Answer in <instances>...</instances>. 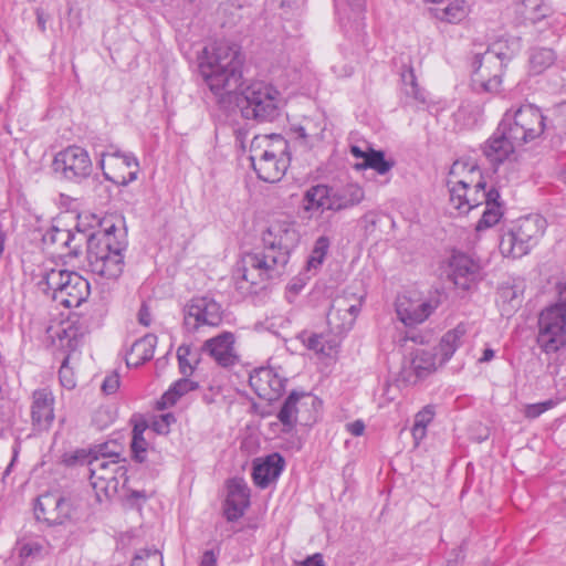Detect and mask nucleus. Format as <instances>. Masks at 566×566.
Segmentation results:
<instances>
[{
  "mask_svg": "<svg viewBox=\"0 0 566 566\" xmlns=\"http://www.w3.org/2000/svg\"><path fill=\"white\" fill-rule=\"evenodd\" d=\"M355 167L357 169L371 168L376 170L379 175H385L394 167V161L387 160L385 158L384 151L375 150L368 147L366 160L363 161L361 164H357Z\"/></svg>",
  "mask_w": 566,
  "mask_h": 566,
  "instance_id": "f704fd0d",
  "label": "nucleus"
},
{
  "mask_svg": "<svg viewBox=\"0 0 566 566\" xmlns=\"http://www.w3.org/2000/svg\"><path fill=\"white\" fill-rule=\"evenodd\" d=\"M559 301L560 302L558 304L566 305V287L560 291V293H559Z\"/></svg>",
  "mask_w": 566,
  "mask_h": 566,
  "instance_id": "69168bd1",
  "label": "nucleus"
},
{
  "mask_svg": "<svg viewBox=\"0 0 566 566\" xmlns=\"http://www.w3.org/2000/svg\"><path fill=\"white\" fill-rule=\"evenodd\" d=\"M87 469L93 489L106 496L117 492L119 481L125 480L126 475V469L119 459L93 457L88 460Z\"/></svg>",
  "mask_w": 566,
  "mask_h": 566,
  "instance_id": "ddd939ff",
  "label": "nucleus"
},
{
  "mask_svg": "<svg viewBox=\"0 0 566 566\" xmlns=\"http://www.w3.org/2000/svg\"><path fill=\"white\" fill-rule=\"evenodd\" d=\"M240 102L242 115L248 119L260 122L273 120L279 115L280 93L269 83L255 81L241 90Z\"/></svg>",
  "mask_w": 566,
  "mask_h": 566,
  "instance_id": "6e6552de",
  "label": "nucleus"
},
{
  "mask_svg": "<svg viewBox=\"0 0 566 566\" xmlns=\"http://www.w3.org/2000/svg\"><path fill=\"white\" fill-rule=\"evenodd\" d=\"M38 285L44 294L67 308L80 306L91 292L86 279L77 272L63 269L45 271Z\"/></svg>",
  "mask_w": 566,
  "mask_h": 566,
  "instance_id": "39448f33",
  "label": "nucleus"
},
{
  "mask_svg": "<svg viewBox=\"0 0 566 566\" xmlns=\"http://www.w3.org/2000/svg\"><path fill=\"white\" fill-rule=\"evenodd\" d=\"M502 120L507 123L512 138L523 145L538 137L549 140L547 114L533 104H524L515 111H506Z\"/></svg>",
  "mask_w": 566,
  "mask_h": 566,
  "instance_id": "1a4fd4ad",
  "label": "nucleus"
},
{
  "mask_svg": "<svg viewBox=\"0 0 566 566\" xmlns=\"http://www.w3.org/2000/svg\"><path fill=\"white\" fill-rule=\"evenodd\" d=\"M295 133H297V137L307 142L308 135L303 126L295 128Z\"/></svg>",
  "mask_w": 566,
  "mask_h": 566,
  "instance_id": "e2e57ef3",
  "label": "nucleus"
},
{
  "mask_svg": "<svg viewBox=\"0 0 566 566\" xmlns=\"http://www.w3.org/2000/svg\"><path fill=\"white\" fill-rule=\"evenodd\" d=\"M499 199L500 193L496 189L492 188L486 191L485 200H483V203H485V209L482 213V218L476 224L478 231L490 228L500 221L503 212Z\"/></svg>",
  "mask_w": 566,
  "mask_h": 566,
  "instance_id": "7c9ffc66",
  "label": "nucleus"
},
{
  "mask_svg": "<svg viewBox=\"0 0 566 566\" xmlns=\"http://www.w3.org/2000/svg\"><path fill=\"white\" fill-rule=\"evenodd\" d=\"M411 367L418 377H423L436 369V359L429 352H417L411 360Z\"/></svg>",
  "mask_w": 566,
  "mask_h": 566,
  "instance_id": "a19ab883",
  "label": "nucleus"
},
{
  "mask_svg": "<svg viewBox=\"0 0 566 566\" xmlns=\"http://www.w3.org/2000/svg\"><path fill=\"white\" fill-rule=\"evenodd\" d=\"M555 405H556V402L552 399L542 401V402H537V403L527 405L525 407V411H524L525 417H527L530 419H535V418L539 417L542 413H544L545 411L552 409Z\"/></svg>",
  "mask_w": 566,
  "mask_h": 566,
  "instance_id": "de8ad7c7",
  "label": "nucleus"
},
{
  "mask_svg": "<svg viewBox=\"0 0 566 566\" xmlns=\"http://www.w3.org/2000/svg\"><path fill=\"white\" fill-rule=\"evenodd\" d=\"M434 410L431 406L423 407L415 417L411 429L416 446L426 437L427 426L432 421Z\"/></svg>",
  "mask_w": 566,
  "mask_h": 566,
  "instance_id": "58836bf2",
  "label": "nucleus"
},
{
  "mask_svg": "<svg viewBox=\"0 0 566 566\" xmlns=\"http://www.w3.org/2000/svg\"><path fill=\"white\" fill-rule=\"evenodd\" d=\"M119 388V375L116 371L107 375L102 384V390L106 395L116 392Z\"/></svg>",
  "mask_w": 566,
  "mask_h": 566,
  "instance_id": "8fccbe9b",
  "label": "nucleus"
},
{
  "mask_svg": "<svg viewBox=\"0 0 566 566\" xmlns=\"http://www.w3.org/2000/svg\"><path fill=\"white\" fill-rule=\"evenodd\" d=\"M59 377L63 387L67 389H72L75 387V380L69 368V356L65 357L62 361V365L59 370Z\"/></svg>",
  "mask_w": 566,
  "mask_h": 566,
  "instance_id": "09e8293b",
  "label": "nucleus"
},
{
  "mask_svg": "<svg viewBox=\"0 0 566 566\" xmlns=\"http://www.w3.org/2000/svg\"><path fill=\"white\" fill-rule=\"evenodd\" d=\"M233 344V334L224 332L217 337L206 340L202 349L203 352L208 353L220 366L229 367L237 360Z\"/></svg>",
  "mask_w": 566,
  "mask_h": 566,
  "instance_id": "393cba45",
  "label": "nucleus"
},
{
  "mask_svg": "<svg viewBox=\"0 0 566 566\" xmlns=\"http://www.w3.org/2000/svg\"><path fill=\"white\" fill-rule=\"evenodd\" d=\"M284 460L277 454H271L262 462H254L252 478L261 489H265L269 484L276 480L283 470Z\"/></svg>",
  "mask_w": 566,
  "mask_h": 566,
  "instance_id": "c85d7f7f",
  "label": "nucleus"
},
{
  "mask_svg": "<svg viewBox=\"0 0 566 566\" xmlns=\"http://www.w3.org/2000/svg\"><path fill=\"white\" fill-rule=\"evenodd\" d=\"M298 233L287 221H275L262 235L263 250L247 253L242 259V279L256 284L282 275L290 251L297 243Z\"/></svg>",
  "mask_w": 566,
  "mask_h": 566,
  "instance_id": "f257e3e1",
  "label": "nucleus"
},
{
  "mask_svg": "<svg viewBox=\"0 0 566 566\" xmlns=\"http://www.w3.org/2000/svg\"><path fill=\"white\" fill-rule=\"evenodd\" d=\"M526 12L530 19L534 22L551 14L552 9L545 0H523Z\"/></svg>",
  "mask_w": 566,
  "mask_h": 566,
  "instance_id": "a18cd8bd",
  "label": "nucleus"
},
{
  "mask_svg": "<svg viewBox=\"0 0 566 566\" xmlns=\"http://www.w3.org/2000/svg\"><path fill=\"white\" fill-rule=\"evenodd\" d=\"M98 166L107 180L120 186H127L136 180L139 169L138 160L134 155L118 150L103 153Z\"/></svg>",
  "mask_w": 566,
  "mask_h": 566,
  "instance_id": "2eb2a0df",
  "label": "nucleus"
},
{
  "mask_svg": "<svg viewBox=\"0 0 566 566\" xmlns=\"http://www.w3.org/2000/svg\"><path fill=\"white\" fill-rule=\"evenodd\" d=\"M157 337L153 334H147L137 339L130 347L126 356L127 366L138 367L154 356Z\"/></svg>",
  "mask_w": 566,
  "mask_h": 566,
  "instance_id": "c756f323",
  "label": "nucleus"
},
{
  "mask_svg": "<svg viewBox=\"0 0 566 566\" xmlns=\"http://www.w3.org/2000/svg\"><path fill=\"white\" fill-rule=\"evenodd\" d=\"M298 339L307 349L313 350L316 354H322L326 356L331 355V350L334 347L332 342L326 339L325 336L322 334L302 332L298 335Z\"/></svg>",
  "mask_w": 566,
  "mask_h": 566,
  "instance_id": "c9c22d12",
  "label": "nucleus"
},
{
  "mask_svg": "<svg viewBox=\"0 0 566 566\" xmlns=\"http://www.w3.org/2000/svg\"><path fill=\"white\" fill-rule=\"evenodd\" d=\"M250 490L243 479H231L228 482V495L224 505V515L228 521L239 520L249 506Z\"/></svg>",
  "mask_w": 566,
  "mask_h": 566,
  "instance_id": "b1692460",
  "label": "nucleus"
},
{
  "mask_svg": "<svg viewBox=\"0 0 566 566\" xmlns=\"http://www.w3.org/2000/svg\"><path fill=\"white\" fill-rule=\"evenodd\" d=\"M450 203L459 213H468L483 203L486 197L485 184L478 181L473 188L469 184L459 180L450 187Z\"/></svg>",
  "mask_w": 566,
  "mask_h": 566,
  "instance_id": "aec40b11",
  "label": "nucleus"
},
{
  "mask_svg": "<svg viewBox=\"0 0 566 566\" xmlns=\"http://www.w3.org/2000/svg\"><path fill=\"white\" fill-rule=\"evenodd\" d=\"M190 354V348L188 346H180L177 350V357H178V360H179V367H180V371L184 374V375H188L189 373L192 371V367L190 365V363L188 361L187 359V356Z\"/></svg>",
  "mask_w": 566,
  "mask_h": 566,
  "instance_id": "3c124183",
  "label": "nucleus"
},
{
  "mask_svg": "<svg viewBox=\"0 0 566 566\" xmlns=\"http://www.w3.org/2000/svg\"><path fill=\"white\" fill-rule=\"evenodd\" d=\"M88 234L90 233L78 229L75 232L69 229H53L48 233V238L53 244L67 250L63 255L76 258L83 244H85Z\"/></svg>",
  "mask_w": 566,
  "mask_h": 566,
  "instance_id": "cd10ccee",
  "label": "nucleus"
},
{
  "mask_svg": "<svg viewBox=\"0 0 566 566\" xmlns=\"http://www.w3.org/2000/svg\"><path fill=\"white\" fill-rule=\"evenodd\" d=\"M537 344L546 354L556 353L566 344V305L555 304L542 311L538 318Z\"/></svg>",
  "mask_w": 566,
  "mask_h": 566,
  "instance_id": "9b49d317",
  "label": "nucleus"
},
{
  "mask_svg": "<svg viewBox=\"0 0 566 566\" xmlns=\"http://www.w3.org/2000/svg\"><path fill=\"white\" fill-rule=\"evenodd\" d=\"M467 14V6L464 0H455L450 2L443 9H436L434 15L436 18L449 22L455 23L461 21Z\"/></svg>",
  "mask_w": 566,
  "mask_h": 566,
  "instance_id": "e433bc0d",
  "label": "nucleus"
},
{
  "mask_svg": "<svg viewBox=\"0 0 566 566\" xmlns=\"http://www.w3.org/2000/svg\"><path fill=\"white\" fill-rule=\"evenodd\" d=\"M350 153L354 157L356 158H363L364 161L366 160V156L368 154V149L367 150H363L360 147L356 146V145H353L350 147Z\"/></svg>",
  "mask_w": 566,
  "mask_h": 566,
  "instance_id": "bf43d9fd",
  "label": "nucleus"
},
{
  "mask_svg": "<svg viewBox=\"0 0 566 566\" xmlns=\"http://www.w3.org/2000/svg\"><path fill=\"white\" fill-rule=\"evenodd\" d=\"M250 160L261 180L280 181L291 161L289 143L281 135L255 136L250 145Z\"/></svg>",
  "mask_w": 566,
  "mask_h": 566,
  "instance_id": "20e7f679",
  "label": "nucleus"
},
{
  "mask_svg": "<svg viewBox=\"0 0 566 566\" xmlns=\"http://www.w3.org/2000/svg\"><path fill=\"white\" fill-rule=\"evenodd\" d=\"M346 429L350 434L359 437L365 431V423L361 420H356L354 422L347 423Z\"/></svg>",
  "mask_w": 566,
  "mask_h": 566,
  "instance_id": "5fc2aeb1",
  "label": "nucleus"
},
{
  "mask_svg": "<svg viewBox=\"0 0 566 566\" xmlns=\"http://www.w3.org/2000/svg\"><path fill=\"white\" fill-rule=\"evenodd\" d=\"M130 566H164L163 555L157 549H140L134 556Z\"/></svg>",
  "mask_w": 566,
  "mask_h": 566,
  "instance_id": "37998d69",
  "label": "nucleus"
},
{
  "mask_svg": "<svg viewBox=\"0 0 566 566\" xmlns=\"http://www.w3.org/2000/svg\"><path fill=\"white\" fill-rule=\"evenodd\" d=\"M323 555L316 553L312 556H308L305 560L297 563L295 566H324Z\"/></svg>",
  "mask_w": 566,
  "mask_h": 566,
  "instance_id": "864d4df0",
  "label": "nucleus"
},
{
  "mask_svg": "<svg viewBox=\"0 0 566 566\" xmlns=\"http://www.w3.org/2000/svg\"><path fill=\"white\" fill-rule=\"evenodd\" d=\"M147 429L146 423L135 424L133 429V438H132V452L134 454V459L138 462H144L146 458L147 451V441L144 438V431Z\"/></svg>",
  "mask_w": 566,
  "mask_h": 566,
  "instance_id": "ea45409f",
  "label": "nucleus"
},
{
  "mask_svg": "<svg viewBox=\"0 0 566 566\" xmlns=\"http://www.w3.org/2000/svg\"><path fill=\"white\" fill-rule=\"evenodd\" d=\"M35 516L49 525H62L70 521L72 503L59 493H44L36 500Z\"/></svg>",
  "mask_w": 566,
  "mask_h": 566,
  "instance_id": "f3484780",
  "label": "nucleus"
},
{
  "mask_svg": "<svg viewBox=\"0 0 566 566\" xmlns=\"http://www.w3.org/2000/svg\"><path fill=\"white\" fill-rule=\"evenodd\" d=\"M401 80L406 95L411 96L420 103H426L424 92L419 87L412 69L402 72Z\"/></svg>",
  "mask_w": 566,
  "mask_h": 566,
  "instance_id": "79ce46f5",
  "label": "nucleus"
},
{
  "mask_svg": "<svg viewBox=\"0 0 566 566\" xmlns=\"http://www.w3.org/2000/svg\"><path fill=\"white\" fill-rule=\"evenodd\" d=\"M494 357V350L491 348H485L483 350L482 357L479 359L480 363H489Z\"/></svg>",
  "mask_w": 566,
  "mask_h": 566,
  "instance_id": "680f3d73",
  "label": "nucleus"
},
{
  "mask_svg": "<svg viewBox=\"0 0 566 566\" xmlns=\"http://www.w3.org/2000/svg\"><path fill=\"white\" fill-rule=\"evenodd\" d=\"M448 277L461 290L472 289L481 279V266L470 255L453 252L448 262Z\"/></svg>",
  "mask_w": 566,
  "mask_h": 566,
  "instance_id": "a211bd4d",
  "label": "nucleus"
},
{
  "mask_svg": "<svg viewBox=\"0 0 566 566\" xmlns=\"http://www.w3.org/2000/svg\"><path fill=\"white\" fill-rule=\"evenodd\" d=\"M523 282H515L512 285H502L499 290V297L503 304V313L511 314L518 308L523 301Z\"/></svg>",
  "mask_w": 566,
  "mask_h": 566,
  "instance_id": "473e14b6",
  "label": "nucleus"
},
{
  "mask_svg": "<svg viewBox=\"0 0 566 566\" xmlns=\"http://www.w3.org/2000/svg\"><path fill=\"white\" fill-rule=\"evenodd\" d=\"M200 566H217V556L213 551H206L203 553Z\"/></svg>",
  "mask_w": 566,
  "mask_h": 566,
  "instance_id": "13d9d810",
  "label": "nucleus"
},
{
  "mask_svg": "<svg viewBox=\"0 0 566 566\" xmlns=\"http://www.w3.org/2000/svg\"><path fill=\"white\" fill-rule=\"evenodd\" d=\"M222 322L219 303L208 296L192 297L184 307V326L196 332L201 326H218Z\"/></svg>",
  "mask_w": 566,
  "mask_h": 566,
  "instance_id": "4468645a",
  "label": "nucleus"
},
{
  "mask_svg": "<svg viewBox=\"0 0 566 566\" xmlns=\"http://www.w3.org/2000/svg\"><path fill=\"white\" fill-rule=\"evenodd\" d=\"M360 302L349 304L346 295L337 296L331 304L327 313V324L332 332L342 334L348 331L359 312Z\"/></svg>",
  "mask_w": 566,
  "mask_h": 566,
  "instance_id": "4be33fe9",
  "label": "nucleus"
},
{
  "mask_svg": "<svg viewBox=\"0 0 566 566\" xmlns=\"http://www.w3.org/2000/svg\"><path fill=\"white\" fill-rule=\"evenodd\" d=\"M556 55L552 49L539 48L534 49L530 56L531 70L535 74H539L555 62Z\"/></svg>",
  "mask_w": 566,
  "mask_h": 566,
  "instance_id": "4c0bfd02",
  "label": "nucleus"
},
{
  "mask_svg": "<svg viewBox=\"0 0 566 566\" xmlns=\"http://www.w3.org/2000/svg\"><path fill=\"white\" fill-rule=\"evenodd\" d=\"M297 403H301V407H306V410H308L310 408H315L321 401L310 394L292 391L277 412V419L283 424L285 432L292 431L296 423H298Z\"/></svg>",
  "mask_w": 566,
  "mask_h": 566,
  "instance_id": "5701e85b",
  "label": "nucleus"
},
{
  "mask_svg": "<svg viewBox=\"0 0 566 566\" xmlns=\"http://www.w3.org/2000/svg\"><path fill=\"white\" fill-rule=\"evenodd\" d=\"M547 120L552 147L566 153V101L547 111Z\"/></svg>",
  "mask_w": 566,
  "mask_h": 566,
  "instance_id": "a878e982",
  "label": "nucleus"
},
{
  "mask_svg": "<svg viewBox=\"0 0 566 566\" xmlns=\"http://www.w3.org/2000/svg\"><path fill=\"white\" fill-rule=\"evenodd\" d=\"M546 229V220L539 214H528L517 219L500 240V251L504 256L521 258L530 252Z\"/></svg>",
  "mask_w": 566,
  "mask_h": 566,
  "instance_id": "0eeeda50",
  "label": "nucleus"
},
{
  "mask_svg": "<svg viewBox=\"0 0 566 566\" xmlns=\"http://www.w3.org/2000/svg\"><path fill=\"white\" fill-rule=\"evenodd\" d=\"M512 52L503 41L493 43L483 54L474 60V73L480 77L482 86L488 92H495L501 85L502 70L510 61Z\"/></svg>",
  "mask_w": 566,
  "mask_h": 566,
  "instance_id": "9d476101",
  "label": "nucleus"
},
{
  "mask_svg": "<svg viewBox=\"0 0 566 566\" xmlns=\"http://www.w3.org/2000/svg\"><path fill=\"white\" fill-rule=\"evenodd\" d=\"M439 306L438 300L427 302L412 301L407 296H398L396 313L406 326H413L424 322Z\"/></svg>",
  "mask_w": 566,
  "mask_h": 566,
  "instance_id": "412c9836",
  "label": "nucleus"
},
{
  "mask_svg": "<svg viewBox=\"0 0 566 566\" xmlns=\"http://www.w3.org/2000/svg\"><path fill=\"white\" fill-rule=\"evenodd\" d=\"M138 322L144 326H149L151 318L148 306L144 303L138 312Z\"/></svg>",
  "mask_w": 566,
  "mask_h": 566,
  "instance_id": "6e6d98bb",
  "label": "nucleus"
},
{
  "mask_svg": "<svg viewBox=\"0 0 566 566\" xmlns=\"http://www.w3.org/2000/svg\"><path fill=\"white\" fill-rule=\"evenodd\" d=\"M45 546L38 542V541H29L25 543H22L19 548V555L20 557L25 562L29 558H40L43 557V555L46 553Z\"/></svg>",
  "mask_w": 566,
  "mask_h": 566,
  "instance_id": "49530a36",
  "label": "nucleus"
},
{
  "mask_svg": "<svg viewBox=\"0 0 566 566\" xmlns=\"http://www.w3.org/2000/svg\"><path fill=\"white\" fill-rule=\"evenodd\" d=\"M38 24L42 31L45 30V19L43 18V14L38 12Z\"/></svg>",
  "mask_w": 566,
  "mask_h": 566,
  "instance_id": "0e129e2a",
  "label": "nucleus"
},
{
  "mask_svg": "<svg viewBox=\"0 0 566 566\" xmlns=\"http://www.w3.org/2000/svg\"><path fill=\"white\" fill-rule=\"evenodd\" d=\"M203 53L205 57L199 64V71L218 103L224 106L239 104L244 62L240 46L234 43L219 42L211 52L205 49Z\"/></svg>",
  "mask_w": 566,
  "mask_h": 566,
  "instance_id": "f03ea898",
  "label": "nucleus"
},
{
  "mask_svg": "<svg viewBox=\"0 0 566 566\" xmlns=\"http://www.w3.org/2000/svg\"><path fill=\"white\" fill-rule=\"evenodd\" d=\"M97 453L98 454L95 455L97 458L105 457L106 459H119V454L117 452L108 450V444L107 443L99 444Z\"/></svg>",
  "mask_w": 566,
  "mask_h": 566,
  "instance_id": "4d7b16f0",
  "label": "nucleus"
},
{
  "mask_svg": "<svg viewBox=\"0 0 566 566\" xmlns=\"http://www.w3.org/2000/svg\"><path fill=\"white\" fill-rule=\"evenodd\" d=\"M297 419L298 423L308 424L315 421V417L312 415V409L306 410V407H301V403H297Z\"/></svg>",
  "mask_w": 566,
  "mask_h": 566,
  "instance_id": "603ef678",
  "label": "nucleus"
},
{
  "mask_svg": "<svg viewBox=\"0 0 566 566\" xmlns=\"http://www.w3.org/2000/svg\"><path fill=\"white\" fill-rule=\"evenodd\" d=\"M512 136L507 123L501 120L496 130L483 147V153L491 164H511L515 160L516 148L523 146V144L513 139Z\"/></svg>",
  "mask_w": 566,
  "mask_h": 566,
  "instance_id": "dca6fc26",
  "label": "nucleus"
},
{
  "mask_svg": "<svg viewBox=\"0 0 566 566\" xmlns=\"http://www.w3.org/2000/svg\"><path fill=\"white\" fill-rule=\"evenodd\" d=\"M365 199L363 187L348 182L339 187L316 185L308 188L303 197L305 211L332 210L342 211L359 205Z\"/></svg>",
  "mask_w": 566,
  "mask_h": 566,
  "instance_id": "423d86ee",
  "label": "nucleus"
},
{
  "mask_svg": "<svg viewBox=\"0 0 566 566\" xmlns=\"http://www.w3.org/2000/svg\"><path fill=\"white\" fill-rule=\"evenodd\" d=\"M52 167L60 178L78 184L91 175L93 165L84 148L70 146L54 156Z\"/></svg>",
  "mask_w": 566,
  "mask_h": 566,
  "instance_id": "f8f14e48",
  "label": "nucleus"
},
{
  "mask_svg": "<svg viewBox=\"0 0 566 566\" xmlns=\"http://www.w3.org/2000/svg\"><path fill=\"white\" fill-rule=\"evenodd\" d=\"M286 379L281 377L274 369L261 367L254 369L249 377V385L253 391L268 401L281 397L285 388Z\"/></svg>",
  "mask_w": 566,
  "mask_h": 566,
  "instance_id": "6ab92c4d",
  "label": "nucleus"
},
{
  "mask_svg": "<svg viewBox=\"0 0 566 566\" xmlns=\"http://www.w3.org/2000/svg\"><path fill=\"white\" fill-rule=\"evenodd\" d=\"M85 244L87 265L92 273L107 280H116L122 275L127 242L125 238H116L114 226L90 233Z\"/></svg>",
  "mask_w": 566,
  "mask_h": 566,
  "instance_id": "7ed1b4c3",
  "label": "nucleus"
},
{
  "mask_svg": "<svg viewBox=\"0 0 566 566\" xmlns=\"http://www.w3.org/2000/svg\"><path fill=\"white\" fill-rule=\"evenodd\" d=\"M455 557L447 562V566H461L463 562V555L461 552H455Z\"/></svg>",
  "mask_w": 566,
  "mask_h": 566,
  "instance_id": "052dcab7",
  "label": "nucleus"
},
{
  "mask_svg": "<svg viewBox=\"0 0 566 566\" xmlns=\"http://www.w3.org/2000/svg\"><path fill=\"white\" fill-rule=\"evenodd\" d=\"M329 244L331 241L327 237L321 235L319 238H317L312 254L307 261V265L310 269H315L323 263L329 249Z\"/></svg>",
  "mask_w": 566,
  "mask_h": 566,
  "instance_id": "c03bdc74",
  "label": "nucleus"
},
{
  "mask_svg": "<svg viewBox=\"0 0 566 566\" xmlns=\"http://www.w3.org/2000/svg\"><path fill=\"white\" fill-rule=\"evenodd\" d=\"M464 334L465 327L463 325H458L455 328L447 332L442 336L438 347L436 348V355L441 356V361H447L452 357L457 348L460 346L461 339L464 336Z\"/></svg>",
  "mask_w": 566,
  "mask_h": 566,
  "instance_id": "72a5a7b5",
  "label": "nucleus"
},
{
  "mask_svg": "<svg viewBox=\"0 0 566 566\" xmlns=\"http://www.w3.org/2000/svg\"><path fill=\"white\" fill-rule=\"evenodd\" d=\"M198 388V384L189 378H181L174 382L158 401L159 409L172 407L182 396Z\"/></svg>",
  "mask_w": 566,
  "mask_h": 566,
  "instance_id": "2f4dec72",
  "label": "nucleus"
},
{
  "mask_svg": "<svg viewBox=\"0 0 566 566\" xmlns=\"http://www.w3.org/2000/svg\"><path fill=\"white\" fill-rule=\"evenodd\" d=\"M54 397L46 389H38L32 395L31 416L34 423L41 427H48L54 419L53 410Z\"/></svg>",
  "mask_w": 566,
  "mask_h": 566,
  "instance_id": "bb28decb",
  "label": "nucleus"
}]
</instances>
